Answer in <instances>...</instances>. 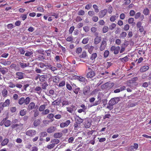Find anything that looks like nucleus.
Wrapping results in <instances>:
<instances>
[{
  "instance_id": "nucleus-47",
  "label": "nucleus",
  "mask_w": 151,
  "mask_h": 151,
  "mask_svg": "<svg viewBox=\"0 0 151 151\" xmlns=\"http://www.w3.org/2000/svg\"><path fill=\"white\" fill-rule=\"evenodd\" d=\"M20 126L19 124H12L11 126V127L12 128V129H14L15 128H16L17 129H18V126Z\"/></svg>"
},
{
  "instance_id": "nucleus-2",
  "label": "nucleus",
  "mask_w": 151,
  "mask_h": 151,
  "mask_svg": "<svg viewBox=\"0 0 151 151\" xmlns=\"http://www.w3.org/2000/svg\"><path fill=\"white\" fill-rule=\"evenodd\" d=\"M114 85L113 83L107 82L101 86L102 89H109L111 88Z\"/></svg>"
},
{
  "instance_id": "nucleus-55",
  "label": "nucleus",
  "mask_w": 151,
  "mask_h": 151,
  "mask_svg": "<svg viewBox=\"0 0 151 151\" xmlns=\"http://www.w3.org/2000/svg\"><path fill=\"white\" fill-rule=\"evenodd\" d=\"M55 103L57 105H59L61 102V99H57L55 101Z\"/></svg>"
},
{
  "instance_id": "nucleus-24",
  "label": "nucleus",
  "mask_w": 151,
  "mask_h": 151,
  "mask_svg": "<svg viewBox=\"0 0 151 151\" xmlns=\"http://www.w3.org/2000/svg\"><path fill=\"white\" fill-rule=\"evenodd\" d=\"M35 90L36 91H37V93L39 94L41 93V91L42 90V89L40 87L37 86L35 89Z\"/></svg>"
},
{
  "instance_id": "nucleus-36",
  "label": "nucleus",
  "mask_w": 151,
  "mask_h": 151,
  "mask_svg": "<svg viewBox=\"0 0 151 151\" xmlns=\"http://www.w3.org/2000/svg\"><path fill=\"white\" fill-rule=\"evenodd\" d=\"M8 93V92L7 90L5 89H4L3 90L2 92V95L4 97H6L7 94Z\"/></svg>"
},
{
  "instance_id": "nucleus-17",
  "label": "nucleus",
  "mask_w": 151,
  "mask_h": 151,
  "mask_svg": "<svg viewBox=\"0 0 151 151\" xmlns=\"http://www.w3.org/2000/svg\"><path fill=\"white\" fill-rule=\"evenodd\" d=\"M101 40V37L97 36L94 40V43L95 45H97L99 43Z\"/></svg>"
},
{
  "instance_id": "nucleus-51",
  "label": "nucleus",
  "mask_w": 151,
  "mask_h": 151,
  "mask_svg": "<svg viewBox=\"0 0 151 151\" xmlns=\"http://www.w3.org/2000/svg\"><path fill=\"white\" fill-rule=\"evenodd\" d=\"M88 15L90 16H92L95 14L94 12L92 11H89L88 12Z\"/></svg>"
},
{
  "instance_id": "nucleus-46",
  "label": "nucleus",
  "mask_w": 151,
  "mask_h": 151,
  "mask_svg": "<svg viewBox=\"0 0 151 151\" xmlns=\"http://www.w3.org/2000/svg\"><path fill=\"white\" fill-rule=\"evenodd\" d=\"M109 52L108 50H106L104 52V57L105 58H107L108 57V56L109 55Z\"/></svg>"
},
{
  "instance_id": "nucleus-37",
  "label": "nucleus",
  "mask_w": 151,
  "mask_h": 151,
  "mask_svg": "<svg viewBox=\"0 0 151 151\" xmlns=\"http://www.w3.org/2000/svg\"><path fill=\"white\" fill-rule=\"evenodd\" d=\"M120 48L119 46H117L114 51V53L115 54H117L118 53L120 50Z\"/></svg>"
},
{
  "instance_id": "nucleus-5",
  "label": "nucleus",
  "mask_w": 151,
  "mask_h": 151,
  "mask_svg": "<svg viewBox=\"0 0 151 151\" xmlns=\"http://www.w3.org/2000/svg\"><path fill=\"white\" fill-rule=\"evenodd\" d=\"M107 12V10L104 9L101 10L99 12L98 14L100 18H102L104 17L106 14Z\"/></svg>"
},
{
  "instance_id": "nucleus-41",
  "label": "nucleus",
  "mask_w": 151,
  "mask_h": 151,
  "mask_svg": "<svg viewBox=\"0 0 151 151\" xmlns=\"http://www.w3.org/2000/svg\"><path fill=\"white\" fill-rule=\"evenodd\" d=\"M109 28L107 26H104L103 27L102 30L103 32L105 33L108 30Z\"/></svg>"
},
{
  "instance_id": "nucleus-42",
  "label": "nucleus",
  "mask_w": 151,
  "mask_h": 151,
  "mask_svg": "<svg viewBox=\"0 0 151 151\" xmlns=\"http://www.w3.org/2000/svg\"><path fill=\"white\" fill-rule=\"evenodd\" d=\"M53 82L55 83H57L59 81V78L58 77L56 76L53 78Z\"/></svg>"
},
{
  "instance_id": "nucleus-40",
  "label": "nucleus",
  "mask_w": 151,
  "mask_h": 151,
  "mask_svg": "<svg viewBox=\"0 0 151 151\" xmlns=\"http://www.w3.org/2000/svg\"><path fill=\"white\" fill-rule=\"evenodd\" d=\"M26 113V111L25 109L22 110L20 112V115L22 116L24 115Z\"/></svg>"
},
{
  "instance_id": "nucleus-43",
  "label": "nucleus",
  "mask_w": 151,
  "mask_h": 151,
  "mask_svg": "<svg viewBox=\"0 0 151 151\" xmlns=\"http://www.w3.org/2000/svg\"><path fill=\"white\" fill-rule=\"evenodd\" d=\"M127 35V33L125 32H123L121 33L120 36V37L124 38L126 37Z\"/></svg>"
},
{
  "instance_id": "nucleus-48",
  "label": "nucleus",
  "mask_w": 151,
  "mask_h": 151,
  "mask_svg": "<svg viewBox=\"0 0 151 151\" xmlns=\"http://www.w3.org/2000/svg\"><path fill=\"white\" fill-rule=\"evenodd\" d=\"M28 13L27 14H22L21 16L20 17L22 18L23 21L24 20L27 18V14H28Z\"/></svg>"
},
{
  "instance_id": "nucleus-23",
  "label": "nucleus",
  "mask_w": 151,
  "mask_h": 151,
  "mask_svg": "<svg viewBox=\"0 0 151 151\" xmlns=\"http://www.w3.org/2000/svg\"><path fill=\"white\" fill-rule=\"evenodd\" d=\"M51 142L55 145V144H57L59 143L60 140L58 139H54L51 140Z\"/></svg>"
},
{
  "instance_id": "nucleus-25",
  "label": "nucleus",
  "mask_w": 151,
  "mask_h": 151,
  "mask_svg": "<svg viewBox=\"0 0 151 151\" xmlns=\"http://www.w3.org/2000/svg\"><path fill=\"white\" fill-rule=\"evenodd\" d=\"M4 125L6 127H8L9 126L11 125V121L9 120H7V118H6V119L5 121Z\"/></svg>"
},
{
  "instance_id": "nucleus-52",
  "label": "nucleus",
  "mask_w": 151,
  "mask_h": 151,
  "mask_svg": "<svg viewBox=\"0 0 151 151\" xmlns=\"http://www.w3.org/2000/svg\"><path fill=\"white\" fill-rule=\"evenodd\" d=\"M82 51V49L81 47H78L76 51V52L78 54H79Z\"/></svg>"
},
{
  "instance_id": "nucleus-4",
  "label": "nucleus",
  "mask_w": 151,
  "mask_h": 151,
  "mask_svg": "<svg viewBox=\"0 0 151 151\" xmlns=\"http://www.w3.org/2000/svg\"><path fill=\"white\" fill-rule=\"evenodd\" d=\"M36 132L35 130L31 129L27 131L26 132V134L27 135L32 137L36 134Z\"/></svg>"
},
{
  "instance_id": "nucleus-54",
  "label": "nucleus",
  "mask_w": 151,
  "mask_h": 151,
  "mask_svg": "<svg viewBox=\"0 0 151 151\" xmlns=\"http://www.w3.org/2000/svg\"><path fill=\"white\" fill-rule=\"evenodd\" d=\"M80 88L79 87L75 88L73 90V92L76 94H78L80 91Z\"/></svg>"
},
{
  "instance_id": "nucleus-21",
  "label": "nucleus",
  "mask_w": 151,
  "mask_h": 151,
  "mask_svg": "<svg viewBox=\"0 0 151 151\" xmlns=\"http://www.w3.org/2000/svg\"><path fill=\"white\" fill-rule=\"evenodd\" d=\"M75 120L76 121H77V122L78 124H80L83 122V120L78 116H77L76 118H75Z\"/></svg>"
},
{
  "instance_id": "nucleus-38",
  "label": "nucleus",
  "mask_w": 151,
  "mask_h": 151,
  "mask_svg": "<svg viewBox=\"0 0 151 151\" xmlns=\"http://www.w3.org/2000/svg\"><path fill=\"white\" fill-rule=\"evenodd\" d=\"M45 108V106L44 104L41 105L39 108V110L40 111H43Z\"/></svg>"
},
{
  "instance_id": "nucleus-28",
  "label": "nucleus",
  "mask_w": 151,
  "mask_h": 151,
  "mask_svg": "<svg viewBox=\"0 0 151 151\" xmlns=\"http://www.w3.org/2000/svg\"><path fill=\"white\" fill-rule=\"evenodd\" d=\"M9 140L7 139H4L1 143L2 146H4L6 145L9 142Z\"/></svg>"
},
{
  "instance_id": "nucleus-27",
  "label": "nucleus",
  "mask_w": 151,
  "mask_h": 151,
  "mask_svg": "<svg viewBox=\"0 0 151 151\" xmlns=\"http://www.w3.org/2000/svg\"><path fill=\"white\" fill-rule=\"evenodd\" d=\"M150 11L147 8H145L143 10V13L145 15H147L149 14Z\"/></svg>"
},
{
  "instance_id": "nucleus-3",
  "label": "nucleus",
  "mask_w": 151,
  "mask_h": 151,
  "mask_svg": "<svg viewBox=\"0 0 151 151\" xmlns=\"http://www.w3.org/2000/svg\"><path fill=\"white\" fill-rule=\"evenodd\" d=\"M121 97H117L116 98H113L109 101V102L111 103V104L113 105L117 103L119 101H120V98Z\"/></svg>"
},
{
  "instance_id": "nucleus-50",
  "label": "nucleus",
  "mask_w": 151,
  "mask_h": 151,
  "mask_svg": "<svg viewBox=\"0 0 151 151\" xmlns=\"http://www.w3.org/2000/svg\"><path fill=\"white\" fill-rule=\"evenodd\" d=\"M128 58L127 56L125 57H124L122 58H120V59L121 60L122 62L124 61L125 62H126L128 61Z\"/></svg>"
},
{
  "instance_id": "nucleus-19",
  "label": "nucleus",
  "mask_w": 151,
  "mask_h": 151,
  "mask_svg": "<svg viewBox=\"0 0 151 151\" xmlns=\"http://www.w3.org/2000/svg\"><path fill=\"white\" fill-rule=\"evenodd\" d=\"M149 68V67L148 66H144L140 68V71L141 72H143L147 70Z\"/></svg>"
},
{
  "instance_id": "nucleus-44",
  "label": "nucleus",
  "mask_w": 151,
  "mask_h": 151,
  "mask_svg": "<svg viewBox=\"0 0 151 151\" xmlns=\"http://www.w3.org/2000/svg\"><path fill=\"white\" fill-rule=\"evenodd\" d=\"M30 98L29 97H26L25 99L24 103L26 104H29L30 101Z\"/></svg>"
},
{
  "instance_id": "nucleus-14",
  "label": "nucleus",
  "mask_w": 151,
  "mask_h": 151,
  "mask_svg": "<svg viewBox=\"0 0 151 151\" xmlns=\"http://www.w3.org/2000/svg\"><path fill=\"white\" fill-rule=\"evenodd\" d=\"M35 106V104L33 102H31L30 103V104H29L28 108L27 110L29 111H30L32 110L34 108Z\"/></svg>"
},
{
  "instance_id": "nucleus-32",
  "label": "nucleus",
  "mask_w": 151,
  "mask_h": 151,
  "mask_svg": "<svg viewBox=\"0 0 151 151\" xmlns=\"http://www.w3.org/2000/svg\"><path fill=\"white\" fill-rule=\"evenodd\" d=\"M97 56V54L96 53H93L90 58V59L91 60H93L95 59Z\"/></svg>"
},
{
  "instance_id": "nucleus-60",
  "label": "nucleus",
  "mask_w": 151,
  "mask_h": 151,
  "mask_svg": "<svg viewBox=\"0 0 151 151\" xmlns=\"http://www.w3.org/2000/svg\"><path fill=\"white\" fill-rule=\"evenodd\" d=\"M54 117V114L52 113L48 114L47 116V117L49 119H51L53 118Z\"/></svg>"
},
{
  "instance_id": "nucleus-56",
  "label": "nucleus",
  "mask_w": 151,
  "mask_h": 151,
  "mask_svg": "<svg viewBox=\"0 0 151 151\" xmlns=\"http://www.w3.org/2000/svg\"><path fill=\"white\" fill-rule=\"evenodd\" d=\"M85 14V12L83 10H81L79 11L78 14L80 16L83 15Z\"/></svg>"
},
{
  "instance_id": "nucleus-30",
  "label": "nucleus",
  "mask_w": 151,
  "mask_h": 151,
  "mask_svg": "<svg viewBox=\"0 0 151 151\" xmlns=\"http://www.w3.org/2000/svg\"><path fill=\"white\" fill-rule=\"evenodd\" d=\"M113 105H112V104H111V103L109 102L108 104V105L107 106V108L110 110H111L113 108Z\"/></svg>"
},
{
  "instance_id": "nucleus-7",
  "label": "nucleus",
  "mask_w": 151,
  "mask_h": 151,
  "mask_svg": "<svg viewBox=\"0 0 151 151\" xmlns=\"http://www.w3.org/2000/svg\"><path fill=\"white\" fill-rule=\"evenodd\" d=\"M56 129L55 127L51 126L47 129V132L48 133H51L54 132Z\"/></svg>"
},
{
  "instance_id": "nucleus-57",
  "label": "nucleus",
  "mask_w": 151,
  "mask_h": 151,
  "mask_svg": "<svg viewBox=\"0 0 151 151\" xmlns=\"http://www.w3.org/2000/svg\"><path fill=\"white\" fill-rule=\"evenodd\" d=\"M10 110L12 113H14L16 111L17 109L15 107H12L10 108Z\"/></svg>"
},
{
  "instance_id": "nucleus-45",
  "label": "nucleus",
  "mask_w": 151,
  "mask_h": 151,
  "mask_svg": "<svg viewBox=\"0 0 151 151\" xmlns=\"http://www.w3.org/2000/svg\"><path fill=\"white\" fill-rule=\"evenodd\" d=\"M41 114L42 115H46L48 114L50 112V110L49 109H47L42 111Z\"/></svg>"
},
{
  "instance_id": "nucleus-8",
  "label": "nucleus",
  "mask_w": 151,
  "mask_h": 151,
  "mask_svg": "<svg viewBox=\"0 0 151 151\" xmlns=\"http://www.w3.org/2000/svg\"><path fill=\"white\" fill-rule=\"evenodd\" d=\"M24 73L22 72H17L16 73V75L17 76L16 78L19 79H22L24 78Z\"/></svg>"
},
{
  "instance_id": "nucleus-64",
  "label": "nucleus",
  "mask_w": 151,
  "mask_h": 151,
  "mask_svg": "<svg viewBox=\"0 0 151 151\" xmlns=\"http://www.w3.org/2000/svg\"><path fill=\"white\" fill-rule=\"evenodd\" d=\"M92 19L93 21L96 22L98 20V18L97 16H94L92 18Z\"/></svg>"
},
{
  "instance_id": "nucleus-31",
  "label": "nucleus",
  "mask_w": 151,
  "mask_h": 151,
  "mask_svg": "<svg viewBox=\"0 0 151 151\" xmlns=\"http://www.w3.org/2000/svg\"><path fill=\"white\" fill-rule=\"evenodd\" d=\"M25 99L24 97L20 98L19 100V103L20 105L23 104L24 103Z\"/></svg>"
},
{
  "instance_id": "nucleus-1",
  "label": "nucleus",
  "mask_w": 151,
  "mask_h": 151,
  "mask_svg": "<svg viewBox=\"0 0 151 151\" xmlns=\"http://www.w3.org/2000/svg\"><path fill=\"white\" fill-rule=\"evenodd\" d=\"M90 87L88 86H86L83 88V93L85 97H88L90 95Z\"/></svg>"
},
{
  "instance_id": "nucleus-53",
  "label": "nucleus",
  "mask_w": 151,
  "mask_h": 151,
  "mask_svg": "<svg viewBox=\"0 0 151 151\" xmlns=\"http://www.w3.org/2000/svg\"><path fill=\"white\" fill-rule=\"evenodd\" d=\"M93 7L94 9L95 12H96L98 13L99 12V9H98V6H97L96 5L94 4L93 5Z\"/></svg>"
},
{
  "instance_id": "nucleus-63",
  "label": "nucleus",
  "mask_w": 151,
  "mask_h": 151,
  "mask_svg": "<svg viewBox=\"0 0 151 151\" xmlns=\"http://www.w3.org/2000/svg\"><path fill=\"white\" fill-rule=\"evenodd\" d=\"M134 19L133 18H130L128 19V23L129 24H132L134 23Z\"/></svg>"
},
{
  "instance_id": "nucleus-62",
  "label": "nucleus",
  "mask_w": 151,
  "mask_h": 151,
  "mask_svg": "<svg viewBox=\"0 0 151 151\" xmlns=\"http://www.w3.org/2000/svg\"><path fill=\"white\" fill-rule=\"evenodd\" d=\"M92 6V5L91 4H87L85 8L87 10H89L91 7Z\"/></svg>"
},
{
  "instance_id": "nucleus-18",
  "label": "nucleus",
  "mask_w": 151,
  "mask_h": 151,
  "mask_svg": "<svg viewBox=\"0 0 151 151\" xmlns=\"http://www.w3.org/2000/svg\"><path fill=\"white\" fill-rule=\"evenodd\" d=\"M40 84L42 86L41 88L42 89H46V88L48 86V84L46 81L44 83H41Z\"/></svg>"
},
{
  "instance_id": "nucleus-59",
  "label": "nucleus",
  "mask_w": 151,
  "mask_h": 151,
  "mask_svg": "<svg viewBox=\"0 0 151 151\" xmlns=\"http://www.w3.org/2000/svg\"><path fill=\"white\" fill-rule=\"evenodd\" d=\"M83 29L86 32H88L90 28L88 26H85L83 27Z\"/></svg>"
},
{
  "instance_id": "nucleus-9",
  "label": "nucleus",
  "mask_w": 151,
  "mask_h": 151,
  "mask_svg": "<svg viewBox=\"0 0 151 151\" xmlns=\"http://www.w3.org/2000/svg\"><path fill=\"white\" fill-rule=\"evenodd\" d=\"M70 122V121L69 120H67L65 122L61 123L60 124V126L61 128L67 127L69 124Z\"/></svg>"
},
{
  "instance_id": "nucleus-33",
  "label": "nucleus",
  "mask_w": 151,
  "mask_h": 151,
  "mask_svg": "<svg viewBox=\"0 0 151 151\" xmlns=\"http://www.w3.org/2000/svg\"><path fill=\"white\" fill-rule=\"evenodd\" d=\"M87 56L86 53L85 51H83L81 55H80L79 57L81 58H84Z\"/></svg>"
},
{
  "instance_id": "nucleus-22",
  "label": "nucleus",
  "mask_w": 151,
  "mask_h": 151,
  "mask_svg": "<svg viewBox=\"0 0 151 151\" xmlns=\"http://www.w3.org/2000/svg\"><path fill=\"white\" fill-rule=\"evenodd\" d=\"M98 100L97 101H96L95 102L93 103V104L92 106L97 105L100 103L101 101V98L98 96Z\"/></svg>"
},
{
  "instance_id": "nucleus-20",
  "label": "nucleus",
  "mask_w": 151,
  "mask_h": 151,
  "mask_svg": "<svg viewBox=\"0 0 151 151\" xmlns=\"http://www.w3.org/2000/svg\"><path fill=\"white\" fill-rule=\"evenodd\" d=\"M4 107L8 106L10 104V101L9 99H6L4 102H1Z\"/></svg>"
},
{
  "instance_id": "nucleus-35",
  "label": "nucleus",
  "mask_w": 151,
  "mask_h": 151,
  "mask_svg": "<svg viewBox=\"0 0 151 151\" xmlns=\"http://www.w3.org/2000/svg\"><path fill=\"white\" fill-rule=\"evenodd\" d=\"M107 41V40L106 38H103V40L102 41L101 45H104V46H106L107 45L106 42Z\"/></svg>"
},
{
  "instance_id": "nucleus-34",
  "label": "nucleus",
  "mask_w": 151,
  "mask_h": 151,
  "mask_svg": "<svg viewBox=\"0 0 151 151\" xmlns=\"http://www.w3.org/2000/svg\"><path fill=\"white\" fill-rule=\"evenodd\" d=\"M54 120V119H51L50 120H45L43 121V122L44 124H48L50 122H53Z\"/></svg>"
},
{
  "instance_id": "nucleus-61",
  "label": "nucleus",
  "mask_w": 151,
  "mask_h": 151,
  "mask_svg": "<svg viewBox=\"0 0 151 151\" xmlns=\"http://www.w3.org/2000/svg\"><path fill=\"white\" fill-rule=\"evenodd\" d=\"M141 13L140 12H138L135 15V19H138L140 16Z\"/></svg>"
},
{
  "instance_id": "nucleus-29",
  "label": "nucleus",
  "mask_w": 151,
  "mask_h": 151,
  "mask_svg": "<svg viewBox=\"0 0 151 151\" xmlns=\"http://www.w3.org/2000/svg\"><path fill=\"white\" fill-rule=\"evenodd\" d=\"M47 134L46 132H42L39 135L40 137H43L47 136Z\"/></svg>"
},
{
  "instance_id": "nucleus-11",
  "label": "nucleus",
  "mask_w": 151,
  "mask_h": 151,
  "mask_svg": "<svg viewBox=\"0 0 151 151\" xmlns=\"http://www.w3.org/2000/svg\"><path fill=\"white\" fill-rule=\"evenodd\" d=\"M75 78L76 79L80 81L84 82L85 81L86 78L83 76H76Z\"/></svg>"
},
{
  "instance_id": "nucleus-6",
  "label": "nucleus",
  "mask_w": 151,
  "mask_h": 151,
  "mask_svg": "<svg viewBox=\"0 0 151 151\" xmlns=\"http://www.w3.org/2000/svg\"><path fill=\"white\" fill-rule=\"evenodd\" d=\"M95 73L93 70L90 71L86 75L87 77L88 78H91L95 76Z\"/></svg>"
},
{
  "instance_id": "nucleus-16",
  "label": "nucleus",
  "mask_w": 151,
  "mask_h": 151,
  "mask_svg": "<svg viewBox=\"0 0 151 151\" xmlns=\"http://www.w3.org/2000/svg\"><path fill=\"white\" fill-rule=\"evenodd\" d=\"M138 79V78L137 77L133 78L131 79L129 81V83L130 84L134 83L135 85H137V83L135 82Z\"/></svg>"
},
{
  "instance_id": "nucleus-15",
  "label": "nucleus",
  "mask_w": 151,
  "mask_h": 151,
  "mask_svg": "<svg viewBox=\"0 0 151 151\" xmlns=\"http://www.w3.org/2000/svg\"><path fill=\"white\" fill-rule=\"evenodd\" d=\"M63 134L61 132H57L55 133L53 135V137L56 138H60L63 136Z\"/></svg>"
},
{
  "instance_id": "nucleus-58",
  "label": "nucleus",
  "mask_w": 151,
  "mask_h": 151,
  "mask_svg": "<svg viewBox=\"0 0 151 151\" xmlns=\"http://www.w3.org/2000/svg\"><path fill=\"white\" fill-rule=\"evenodd\" d=\"M0 72H1L3 75L5 74L7 72V71L4 69V68H0Z\"/></svg>"
},
{
  "instance_id": "nucleus-10",
  "label": "nucleus",
  "mask_w": 151,
  "mask_h": 151,
  "mask_svg": "<svg viewBox=\"0 0 151 151\" xmlns=\"http://www.w3.org/2000/svg\"><path fill=\"white\" fill-rule=\"evenodd\" d=\"M47 78V75H42L40 76L39 80L40 82H45Z\"/></svg>"
},
{
  "instance_id": "nucleus-26",
  "label": "nucleus",
  "mask_w": 151,
  "mask_h": 151,
  "mask_svg": "<svg viewBox=\"0 0 151 151\" xmlns=\"http://www.w3.org/2000/svg\"><path fill=\"white\" fill-rule=\"evenodd\" d=\"M40 123V121L39 119L35 120L33 124L35 127L39 126Z\"/></svg>"
},
{
  "instance_id": "nucleus-12",
  "label": "nucleus",
  "mask_w": 151,
  "mask_h": 151,
  "mask_svg": "<svg viewBox=\"0 0 151 151\" xmlns=\"http://www.w3.org/2000/svg\"><path fill=\"white\" fill-rule=\"evenodd\" d=\"M125 87L124 86H122L120 88H117L114 91V93H118L120 91H122L125 89Z\"/></svg>"
},
{
  "instance_id": "nucleus-13",
  "label": "nucleus",
  "mask_w": 151,
  "mask_h": 151,
  "mask_svg": "<svg viewBox=\"0 0 151 151\" xmlns=\"http://www.w3.org/2000/svg\"><path fill=\"white\" fill-rule=\"evenodd\" d=\"M19 63L21 68L22 69H24L25 67H28L29 65V63H24L21 62H19Z\"/></svg>"
},
{
  "instance_id": "nucleus-39",
  "label": "nucleus",
  "mask_w": 151,
  "mask_h": 151,
  "mask_svg": "<svg viewBox=\"0 0 151 151\" xmlns=\"http://www.w3.org/2000/svg\"><path fill=\"white\" fill-rule=\"evenodd\" d=\"M116 24L115 23H112L109 26V29L111 30H113L116 27Z\"/></svg>"
},
{
  "instance_id": "nucleus-49",
  "label": "nucleus",
  "mask_w": 151,
  "mask_h": 151,
  "mask_svg": "<svg viewBox=\"0 0 151 151\" xmlns=\"http://www.w3.org/2000/svg\"><path fill=\"white\" fill-rule=\"evenodd\" d=\"M88 38H84L83 40L82 41V43L83 44H87L88 41Z\"/></svg>"
}]
</instances>
